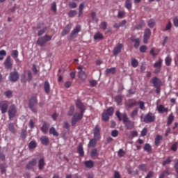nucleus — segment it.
Returning a JSON list of instances; mask_svg holds the SVG:
<instances>
[{
  "instance_id": "f257e3e1",
  "label": "nucleus",
  "mask_w": 178,
  "mask_h": 178,
  "mask_svg": "<svg viewBox=\"0 0 178 178\" xmlns=\"http://www.w3.org/2000/svg\"><path fill=\"white\" fill-rule=\"evenodd\" d=\"M115 116H117L120 122H123L127 130H131L134 127V122L129 120V117L126 113H121L120 111H116Z\"/></svg>"
},
{
  "instance_id": "f03ea898",
  "label": "nucleus",
  "mask_w": 178,
  "mask_h": 178,
  "mask_svg": "<svg viewBox=\"0 0 178 178\" xmlns=\"http://www.w3.org/2000/svg\"><path fill=\"white\" fill-rule=\"evenodd\" d=\"M37 102V96H32L29 100L28 106L33 113H37V108H35Z\"/></svg>"
},
{
  "instance_id": "7ed1b4c3",
  "label": "nucleus",
  "mask_w": 178,
  "mask_h": 178,
  "mask_svg": "<svg viewBox=\"0 0 178 178\" xmlns=\"http://www.w3.org/2000/svg\"><path fill=\"white\" fill-rule=\"evenodd\" d=\"M84 116V113L80 111V113H75L72 118V126H76L77 122H80Z\"/></svg>"
},
{
  "instance_id": "20e7f679",
  "label": "nucleus",
  "mask_w": 178,
  "mask_h": 178,
  "mask_svg": "<svg viewBox=\"0 0 178 178\" xmlns=\"http://www.w3.org/2000/svg\"><path fill=\"white\" fill-rule=\"evenodd\" d=\"M52 40V36H49L48 35H45L43 37L40 38L37 40V44L38 45H40V47H44L48 41H51Z\"/></svg>"
},
{
  "instance_id": "39448f33",
  "label": "nucleus",
  "mask_w": 178,
  "mask_h": 178,
  "mask_svg": "<svg viewBox=\"0 0 178 178\" xmlns=\"http://www.w3.org/2000/svg\"><path fill=\"white\" fill-rule=\"evenodd\" d=\"M113 108L110 107L102 113V120L104 122H108V120H109V116L113 115Z\"/></svg>"
},
{
  "instance_id": "423d86ee",
  "label": "nucleus",
  "mask_w": 178,
  "mask_h": 178,
  "mask_svg": "<svg viewBox=\"0 0 178 178\" xmlns=\"http://www.w3.org/2000/svg\"><path fill=\"white\" fill-rule=\"evenodd\" d=\"M156 117L152 115V113L149 112L143 118L144 123H154L155 122Z\"/></svg>"
},
{
  "instance_id": "0eeeda50",
  "label": "nucleus",
  "mask_w": 178,
  "mask_h": 178,
  "mask_svg": "<svg viewBox=\"0 0 178 178\" xmlns=\"http://www.w3.org/2000/svg\"><path fill=\"white\" fill-rule=\"evenodd\" d=\"M17 113V109H16V106L15 104H12L10 106L8 109V118L9 119H13L15 116H16V113Z\"/></svg>"
},
{
  "instance_id": "6e6552de",
  "label": "nucleus",
  "mask_w": 178,
  "mask_h": 178,
  "mask_svg": "<svg viewBox=\"0 0 178 178\" xmlns=\"http://www.w3.org/2000/svg\"><path fill=\"white\" fill-rule=\"evenodd\" d=\"M9 108V102L7 100L0 102V111L1 113H6Z\"/></svg>"
},
{
  "instance_id": "1a4fd4ad",
  "label": "nucleus",
  "mask_w": 178,
  "mask_h": 178,
  "mask_svg": "<svg viewBox=\"0 0 178 178\" xmlns=\"http://www.w3.org/2000/svg\"><path fill=\"white\" fill-rule=\"evenodd\" d=\"M81 31V26L80 25H77L75 29H73L71 34L69 36L70 40H73V38H76L77 37V33Z\"/></svg>"
},
{
  "instance_id": "9d476101",
  "label": "nucleus",
  "mask_w": 178,
  "mask_h": 178,
  "mask_svg": "<svg viewBox=\"0 0 178 178\" xmlns=\"http://www.w3.org/2000/svg\"><path fill=\"white\" fill-rule=\"evenodd\" d=\"M8 79L12 83L17 81L19 80V72L17 71L10 72Z\"/></svg>"
},
{
  "instance_id": "9b49d317",
  "label": "nucleus",
  "mask_w": 178,
  "mask_h": 178,
  "mask_svg": "<svg viewBox=\"0 0 178 178\" xmlns=\"http://www.w3.org/2000/svg\"><path fill=\"white\" fill-rule=\"evenodd\" d=\"M79 72H78V76L81 80H86L87 79V74H86V71L83 70V67L81 66H79L77 67Z\"/></svg>"
},
{
  "instance_id": "f8f14e48",
  "label": "nucleus",
  "mask_w": 178,
  "mask_h": 178,
  "mask_svg": "<svg viewBox=\"0 0 178 178\" xmlns=\"http://www.w3.org/2000/svg\"><path fill=\"white\" fill-rule=\"evenodd\" d=\"M33 80V75L31 74V71H28L27 77L26 76V74H24L21 76V81L22 83H26V81H30Z\"/></svg>"
},
{
  "instance_id": "ddd939ff",
  "label": "nucleus",
  "mask_w": 178,
  "mask_h": 178,
  "mask_svg": "<svg viewBox=\"0 0 178 178\" xmlns=\"http://www.w3.org/2000/svg\"><path fill=\"white\" fill-rule=\"evenodd\" d=\"M76 108L79 109L80 112L85 113L86 112V106L83 102H81V100L80 99H78L75 104Z\"/></svg>"
},
{
  "instance_id": "4468645a",
  "label": "nucleus",
  "mask_w": 178,
  "mask_h": 178,
  "mask_svg": "<svg viewBox=\"0 0 178 178\" xmlns=\"http://www.w3.org/2000/svg\"><path fill=\"white\" fill-rule=\"evenodd\" d=\"M151 38V29H146L144 31V35H143V42L144 44L148 43V40Z\"/></svg>"
},
{
  "instance_id": "2eb2a0df",
  "label": "nucleus",
  "mask_w": 178,
  "mask_h": 178,
  "mask_svg": "<svg viewBox=\"0 0 178 178\" xmlns=\"http://www.w3.org/2000/svg\"><path fill=\"white\" fill-rule=\"evenodd\" d=\"M125 105L127 108H134V106L138 105V102L136 101L134 99H129L125 102Z\"/></svg>"
},
{
  "instance_id": "dca6fc26",
  "label": "nucleus",
  "mask_w": 178,
  "mask_h": 178,
  "mask_svg": "<svg viewBox=\"0 0 178 178\" xmlns=\"http://www.w3.org/2000/svg\"><path fill=\"white\" fill-rule=\"evenodd\" d=\"M37 165V159H32L26 165V168L28 170H31L34 169V166Z\"/></svg>"
},
{
  "instance_id": "f3484780",
  "label": "nucleus",
  "mask_w": 178,
  "mask_h": 178,
  "mask_svg": "<svg viewBox=\"0 0 178 178\" xmlns=\"http://www.w3.org/2000/svg\"><path fill=\"white\" fill-rule=\"evenodd\" d=\"M151 83H153V86H154L156 88H159V87L162 86V81H161V79L157 76L152 78Z\"/></svg>"
},
{
  "instance_id": "a211bd4d",
  "label": "nucleus",
  "mask_w": 178,
  "mask_h": 178,
  "mask_svg": "<svg viewBox=\"0 0 178 178\" xmlns=\"http://www.w3.org/2000/svg\"><path fill=\"white\" fill-rule=\"evenodd\" d=\"M94 138L97 140H100L101 138V128L98 125H96L94 129Z\"/></svg>"
},
{
  "instance_id": "6ab92c4d",
  "label": "nucleus",
  "mask_w": 178,
  "mask_h": 178,
  "mask_svg": "<svg viewBox=\"0 0 178 178\" xmlns=\"http://www.w3.org/2000/svg\"><path fill=\"white\" fill-rule=\"evenodd\" d=\"M122 48H123V44L119 43L115 47H114L113 54L114 56H117L122 52Z\"/></svg>"
},
{
  "instance_id": "aec40b11",
  "label": "nucleus",
  "mask_w": 178,
  "mask_h": 178,
  "mask_svg": "<svg viewBox=\"0 0 178 178\" xmlns=\"http://www.w3.org/2000/svg\"><path fill=\"white\" fill-rule=\"evenodd\" d=\"M45 165H47V163H45V159L40 158L38 163V168L39 170H43L44 168H45Z\"/></svg>"
},
{
  "instance_id": "412c9836",
  "label": "nucleus",
  "mask_w": 178,
  "mask_h": 178,
  "mask_svg": "<svg viewBox=\"0 0 178 178\" xmlns=\"http://www.w3.org/2000/svg\"><path fill=\"white\" fill-rule=\"evenodd\" d=\"M70 30H72V24H68L61 32V35L63 37H65V35H67V34H69V33H70Z\"/></svg>"
},
{
  "instance_id": "4be33fe9",
  "label": "nucleus",
  "mask_w": 178,
  "mask_h": 178,
  "mask_svg": "<svg viewBox=\"0 0 178 178\" xmlns=\"http://www.w3.org/2000/svg\"><path fill=\"white\" fill-rule=\"evenodd\" d=\"M4 66L6 69H12V67H13V64L12 63V61H10V56H7L4 63Z\"/></svg>"
},
{
  "instance_id": "5701e85b",
  "label": "nucleus",
  "mask_w": 178,
  "mask_h": 178,
  "mask_svg": "<svg viewBox=\"0 0 178 178\" xmlns=\"http://www.w3.org/2000/svg\"><path fill=\"white\" fill-rule=\"evenodd\" d=\"M49 126H51L49 123L44 122L40 128L41 131L44 133V134H47V133H48V130L49 129Z\"/></svg>"
},
{
  "instance_id": "b1692460",
  "label": "nucleus",
  "mask_w": 178,
  "mask_h": 178,
  "mask_svg": "<svg viewBox=\"0 0 178 178\" xmlns=\"http://www.w3.org/2000/svg\"><path fill=\"white\" fill-rule=\"evenodd\" d=\"M116 73V67H113L111 68H108L105 70L104 74L108 76V74H115Z\"/></svg>"
},
{
  "instance_id": "393cba45",
  "label": "nucleus",
  "mask_w": 178,
  "mask_h": 178,
  "mask_svg": "<svg viewBox=\"0 0 178 178\" xmlns=\"http://www.w3.org/2000/svg\"><path fill=\"white\" fill-rule=\"evenodd\" d=\"M84 165L88 169H92L94 168V161L92 160L86 161Z\"/></svg>"
},
{
  "instance_id": "a878e982",
  "label": "nucleus",
  "mask_w": 178,
  "mask_h": 178,
  "mask_svg": "<svg viewBox=\"0 0 178 178\" xmlns=\"http://www.w3.org/2000/svg\"><path fill=\"white\" fill-rule=\"evenodd\" d=\"M157 111L159 113H163L165 112H168V108H165V106L161 104L157 107Z\"/></svg>"
},
{
  "instance_id": "bb28decb",
  "label": "nucleus",
  "mask_w": 178,
  "mask_h": 178,
  "mask_svg": "<svg viewBox=\"0 0 178 178\" xmlns=\"http://www.w3.org/2000/svg\"><path fill=\"white\" fill-rule=\"evenodd\" d=\"M138 115V108H136L131 112V113L130 115V118H131L132 120H135L136 116H137Z\"/></svg>"
},
{
  "instance_id": "cd10ccee",
  "label": "nucleus",
  "mask_w": 178,
  "mask_h": 178,
  "mask_svg": "<svg viewBox=\"0 0 178 178\" xmlns=\"http://www.w3.org/2000/svg\"><path fill=\"white\" fill-rule=\"evenodd\" d=\"M40 141L43 145H48L49 144V138L47 136H42Z\"/></svg>"
},
{
  "instance_id": "c85d7f7f",
  "label": "nucleus",
  "mask_w": 178,
  "mask_h": 178,
  "mask_svg": "<svg viewBox=\"0 0 178 178\" xmlns=\"http://www.w3.org/2000/svg\"><path fill=\"white\" fill-rule=\"evenodd\" d=\"M99 154L98 153V149L96 147L93 148L90 152V156L91 158H95L99 156Z\"/></svg>"
},
{
  "instance_id": "c756f323",
  "label": "nucleus",
  "mask_w": 178,
  "mask_h": 178,
  "mask_svg": "<svg viewBox=\"0 0 178 178\" xmlns=\"http://www.w3.org/2000/svg\"><path fill=\"white\" fill-rule=\"evenodd\" d=\"M174 120H175V115H173L172 113L170 114L168 118L167 126H170V124L173 123Z\"/></svg>"
},
{
  "instance_id": "7c9ffc66",
  "label": "nucleus",
  "mask_w": 178,
  "mask_h": 178,
  "mask_svg": "<svg viewBox=\"0 0 178 178\" xmlns=\"http://www.w3.org/2000/svg\"><path fill=\"white\" fill-rule=\"evenodd\" d=\"M125 8L128 9V10H130V9L133 8V2L131 0H125Z\"/></svg>"
},
{
  "instance_id": "2f4dec72",
  "label": "nucleus",
  "mask_w": 178,
  "mask_h": 178,
  "mask_svg": "<svg viewBox=\"0 0 178 178\" xmlns=\"http://www.w3.org/2000/svg\"><path fill=\"white\" fill-rule=\"evenodd\" d=\"M98 139H96L95 138H93L91 139L88 143V147H97V141H98Z\"/></svg>"
},
{
  "instance_id": "473e14b6",
  "label": "nucleus",
  "mask_w": 178,
  "mask_h": 178,
  "mask_svg": "<svg viewBox=\"0 0 178 178\" xmlns=\"http://www.w3.org/2000/svg\"><path fill=\"white\" fill-rule=\"evenodd\" d=\"M143 149L144 151H146L149 154H151L152 152V147H151V145H149V143H146Z\"/></svg>"
},
{
  "instance_id": "72a5a7b5",
  "label": "nucleus",
  "mask_w": 178,
  "mask_h": 178,
  "mask_svg": "<svg viewBox=\"0 0 178 178\" xmlns=\"http://www.w3.org/2000/svg\"><path fill=\"white\" fill-rule=\"evenodd\" d=\"M93 38L95 40H104V35H102V33H101V32H97L95 34Z\"/></svg>"
},
{
  "instance_id": "f704fd0d",
  "label": "nucleus",
  "mask_w": 178,
  "mask_h": 178,
  "mask_svg": "<svg viewBox=\"0 0 178 178\" xmlns=\"http://www.w3.org/2000/svg\"><path fill=\"white\" fill-rule=\"evenodd\" d=\"M172 159H173V157H172V156H168V157L166 159V160H165V161L163 162V163H162L163 166H166V165H170V163H172Z\"/></svg>"
},
{
  "instance_id": "c9c22d12",
  "label": "nucleus",
  "mask_w": 178,
  "mask_h": 178,
  "mask_svg": "<svg viewBox=\"0 0 178 178\" xmlns=\"http://www.w3.org/2000/svg\"><path fill=\"white\" fill-rule=\"evenodd\" d=\"M49 134H52L53 136H54V137H59V133L56 131V129H55L54 127L50 128Z\"/></svg>"
},
{
  "instance_id": "e433bc0d",
  "label": "nucleus",
  "mask_w": 178,
  "mask_h": 178,
  "mask_svg": "<svg viewBox=\"0 0 178 178\" xmlns=\"http://www.w3.org/2000/svg\"><path fill=\"white\" fill-rule=\"evenodd\" d=\"M162 62H163V60L161 58L159 59V60L154 64V67L161 69L162 67Z\"/></svg>"
},
{
  "instance_id": "4c0bfd02",
  "label": "nucleus",
  "mask_w": 178,
  "mask_h": 178,
  "mask_svg": "<svg viewBox=\"0 0 178 178\" xmlns=\"http://www.w3.org/2000/svg\"><path fill=\"white\" fill-rule=\"evenodd\" d=\"M163 137L161 135H157L155 138L154 144L158 147L159 144H161V140H162Z\"/></svg>"
},
{
  "instance_id": "58836bf2",
  "label": "nucleus",
  "mask_w": 178,
  "mask_h": 178,
  "mask_svg": "<svg viewBox=\"0 0 178 178\" xmlns=\"http://www.w3.org/2000/svg\"><path fill=\"white\" fill-rule=\"evenodd\" d=\"M156 23L155 22V20L153 19H151L149 20L147 26L148 27H149V29H154V27H155V24Z\"/></svg>"
},
{
  "instance_id": "ea45409f",
  "label": "nucleus",
  "mask_w": 178,
  "mask_h": 178,
  "mask_svg": "<svg viewBox=\"0 0 178 178\" xmlns=\"http://www.w3.org/2000/svg\"><path fill=\"white\" fill-rule=\"evenodd\" d=\"M145 26V22H144V21H142L140 23H139L135 26V29L141 30L143 27H144Z\"/></svg>"
},
{
  "instance_id": "a19ab883",
  "label": "nucleus",
  "mask_w": 178,
  "mask_h": 178,
  "mask_svg": "<svg viewBox=\"0 0 178 178\" xmlns=\"http://www.w3.org/2000/svg\"><path fill=\"white\" fill-rule=\"evenodd\" d=\"M8 130L10 131V133H13V134H15V124L13 122H10L8 124Z\"/></svg>"
},
{
  "instance_id": "79ce46f5",
  "label": "nucleus",
  "mask_w": 178,
  "mask_h": 178,
  "mask_svg": "<svg viewBox=\"0 0 178 178\" xmlns=\"http://www.w3.org/2000/svg\"><path fill=\"white\" fill-rule=\"evenodd\" d=\"M37 147V143L34 140H31L29 144V149H34Z\"/></svg>"
},
{
  "instance_id": "37998d69",
  "label": "nucleus",
  "mask_w": 178,
  "mask_h": 178,
  "mask_svg": "<svg viewBox=\"0 0 178 178\" xmlns=\"http://www.w3.org/2000/svg\"><path fill=\"white\" fill-rule=\"evenodd\" d=\"M78 154L80 156H84V149H83V145H79L78 147Z\"/></svg>"
},
{
  "instance_id": "c03bdc74",
  "label": "nucleus",
  "mask_w": 178,
  "mask_h": 178,
  "mask_svg": "<svg viewBox=\"0 0 178 178\" xmlns=\"http://www.w3.org/2000/svg\"><path fill=\"white\" fill-rule=\"evenodd\" d=\"M118 155L119 158H123V156L126 155V152H124L123 149H120L118 152Z\"/></svg>"
},
{
  "instance_id": "a18cd8bd",
  "label": "nucleus",
  "mask_w": 178,
  "mask_h": 178,
  "mask_svg": "<svg viewBox=\"0 0 178 178\" xmlns=\"http://www.w3.org/2000/svg\"><path fill=\"white\" fill-rule=\"evenodd\" d=\"M115 102H117L118 105H120L122 104V101H123L122 96L118 95L115 98Z\"/></svg>"
},
{
  "instance_id": "49530a36",
  "label": "nucleus",
  "mask_w": 178,
  "mask_h": 178,
  "mask_svg": "<svg viewBox=\"0 0 178 178\" xmlns=\"http://www.w3.org/2000/svg\"><path fill=\"white\" fill-rule=\"evenodd\" d=\"M139 169H140V170H142L143 172H147V170H148L147 164H140L139 165Z\"/></svg>"
},
{
  "instance_id": "de8ad7c7",
  "label": "nucleus",
  "mask_w": 178,
  "mask_h": 178,
  "mask_svg": "<svg viewBox=\"0 0 178 178\" xmlns=\"http://www.w3.org/2000/svg\"><path fill=\"white\" fill-rule=\"evenodd\" d=\"M73 113H74V106H71L68 111L67 115L68 116H73Z\"/></svg>"
},
{
  "instance_id": "09e8293b",
  "label": "nucleus",
  "mask_w": 178,
  "mask_h": 178,
  "mask_svg": "<svg viewBox=\"0 0 178 178\" xmlns=\"http://www.w3.org/2000/svg\"><path fill=\"white\" fill-rule=\"evenodd\" d=\"M11 56H13V58L14 59L17 58V57L19 56V51H17V50H13L11 52Z\"/></svg>"
},
{
  "instance_id": "8fccbe9b",
  "label": "nucleus",
  "mask_w": 178,
  "mask_h": 178,
  "mask_svg": "<svg viewBox=\"0 0 178 178\" xmlns=\"http://www.w3.org/2000/svg\"><path fill=\"white\" fill-rule=\"evenodd\" d=\"M178 148V142H175L171 146V150L174 152H176L177 151Z\"/></svg>"
},
{
  "instance_id": "3c124183",
  "label": "nucleus",
  "mask_w": 178,
  "mask_h": 178,
  "mask_svg": "<svg viewBox=\"0 0 178 178\" xmlns=\"http://www.w3.org/2000/svg\"><path fill=\"white\" fill-rule=\"evenodd\" d=\"M131 66L133 67H137V66H138V60H137V59H136V58H132Z\"/></svg>"
},
{
  "instance_id": "603ef678",
  "label": "nucleus",
  "mask_w": 178,
  "mask_h": 178,
  "mask_svg": "<svg viewBox=\"0 0 178 178\" xmlns=\"http://www.w3.org/2000/svg\"><path fill=\"white\" fill-rule=\"evenodd\" d=\"M166 66H170L172 63V58L170 56H167L165 59Z\"/></svg>"
},
{
  "instance_id": "864d4df0",
  "label": "nucleus",
  "mask_w": 178,
  "mask_h": 178,
  "mask_svg": "<svg viewBox=\"0 0 178 178\" xmlns=\"http://www.w3.org/2000/svg\"><path fill=\"white\" fill-rule=\"evenodd\" d=\"M76 15H77V11H76L74 10H70L68 13L69 17H74V16H76Z\"/></svg>"
},
{
  "instance_id": "5fc2aeb1",
  "label": "nucleus",
  "mask_w": 178,
  "mask_h": 178,
  "mask_svg": "<svg viewBox=\"0 0 178 178\" xmlns=\"http://www.w3.org/2000/svg\"><path fill=\"white\" fill-rule=\"evenodd\" d=\"M47 30H48V29L46 26H44L42 29L38 31V35L39 37L42 35V34H44L47 31Z\"/></svg>"
},
{
  "instance_id": "6e6d98bb",
  "label": "nucleus",
  "mask_w": 178,
  "mask_h": 178,
  "mask_svg": "<svg viewBox=\"0 0 178 178\" xmlns=\"http://www.w3.org/2000/svg\"><path fill=\"white\" fill-rule=\"evenodd\" d=\"M69 7L71 8V9H76L77 8V4L75 2H69L68 3Z\"/></svg>"
},
{
  "instance_id": "4d7b16f0",
  "label": "nucleus",
  "mask_w": 178,
  "mask_h": 178,
  "mask_svg": "<svg viewBox=\"0 0 178 178\" xmlns=\"http://www.w3.org/2000/svg\"><path fill=\"white\" fill-rule=\"evenodd\" d=\"M165 175H167V176H169L170 175H172V172H170V168L168 166L165 167V170L164 172H163Z\"/></svg>"
},
{
  "instance_id": "13d9d810",
  "label": "nucleus",
  "mask_w": 178,
  "mask_h": 178,
  "mask_svg": "<svg viewBox=\"0 0 178 178\" xmlns=\"http://www.w3.org/2000/svg\"><path fill=\"white\" fill-rule=\"evenodd\" d=\"M172 29V22L170 21L168 22V24L165 26V31H169Z\"/></svg>"
},
{
  "instance_id": "bf43d9fd",
  "label": "nucleus",
  "mask_w": 178,
  "mask_h": 178,
  "mask_svg": "<svg viewBox=\"0 0 178 178\" xmlns=\"http://www.w3.org/2000/svg\"><path fill=\"white\" fill-rule=\"evenodd\" d=\"M138 105H139L140 109L144 110V108H145V103L143 101L138 102Z\"/></svg>"
},
{
  "instance_id": "052dcab7",
  "label": "nucleus",
  "mask_w": 178,
  "mask_h": 178,
  "mask_svg": "<svg viewBox=\"0 0 178 178\" xmlns=\"http://www.w3.org/2000/svg\"><path fill=\"white\" fill-rule=\"evenodd\" d=\"M21 137H22V138H23V140H24V138H26V137H27V132L26 131V130L23 129L22 131Z\"/></svg>"
},
{
  "instance_id": "680f3d73",
  "label": "nucleus",
  "mask_w": 178,
  "mask_h": 178,
  "mask_svg": "<svg viewBox=\"0 0 178 178\" xmlns=\"http://www.w3.org/2000/svg\"><path fill=\"white\" fill-rule=\"evenodd\" d=\"M112 137H118L119 136V131L118 130H113L111 131Z\"/></svg>"
},
{
  "instance_id": "e2e57ef3",
  "label": "nucleus",
  "mask_w": 178,
  "mask_h": 178,
  "mask_svg": "<svg viewBox=\"0 0 178 178\" xmlns=\"http://www.w3.org/2000/svg\"><path fill=\"white\" fill-rule=\"evenodd\" d=\"M173 24L175 27H178V17H175L173 18Z\"/></svg>"
},
{
  "instance_id": "0e129e2a",
  "label": "nucleus",
  "mask_w": 178,
  "mask_h": 178,
  "mask_svg": "<svg viewBox=\"0 0 178 178\" xmlns=\"http://www.w3.org/2000/svg\"><path fill=\"white\" fill-rule=\"evenodd\" d=\"M100 27H101V29H102L103 30H106V27H107V24H106V22H102L101 24H100Z\"/></svg>"
},
{
  "instance_id": "69168bd1",
  "label": "nucleus",
  "mask_w": 178,
  "mask_h": 178,
  "mask_svg": "<svg viewBox=\"0 0 178 178\" xmlns=\"http://www.w3.org/2000/svg\"><path fill=\"white\" fill-rule=\"evenodd\" d=\"M134 42H135L134 47L137 49V48H138V47H140V39L137 38V40Z\"/></svg>"
},
{
  "instance_id": "338daca9",
  "label": "nucleus",
  "mask_w": 178,
  "mask_h": 178,
  "mask_svg": "<svg viewBox=\"0 0 178 178\" xmlns=\"http://www.w3.org/2000/svg\"><path fill=\"white\" fill-rule=\"evenodd\" d=\"M140 52H143V53L146 52L147 51V46H145V45L141 46L140 47Z\"/></svg>"
},
{
  "instance_id": "774afa93",
  "label": "nucleus",
  "mask_w": 178,
  "mask_h": 178,
  "mask_svg": "<svg viewBox=\"0 0 178 178\" xmlns=\"http://www.w3.org/2000/svg\"><path fill=\"white\" fill-rule=\"evenodd\" d=\"M154 177V172L152 171H149L145 178H152Z\"/></svg>"
}]
</instances>
